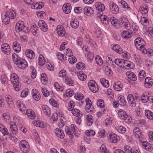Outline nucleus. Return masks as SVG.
<instances>
[{
	"label": "nucleus",
	"mask_w": 153,
	"mask_h": 153,
	"mask_svg": "<svg viewBox=\"0 0 153 153\" xmlns=\"http://www.w3.org/2000/svg\"><path fill=\"white\" fill-rule=\"evenodd\" d=\"M26 114L28 117L30 119H34L35 117V113L31 109H27L26 111Z\"/></svg>",
	"instance_id": "nucleus-25"
},
{
	"label": "nucleus",
	"mask_w": 153,
	"mask_h": 153,
	"mask_svg": "<svg viewBox=\"0 0 153 153\" xmlns=\"http://www.w3.org/2000/svg\"><path fill=\"white\" fill-rule=\"evenodd\" d=\"M20 148L23 153H26L29 151V145L25 140H22L20 143Z\"/></svg>",
	"instance_id": "nucleus-3"
},
{
	"label": "nucleus",
	"mask_w": 153,
	"mask_h": 153,
	"mask_svg": "<svg viewBox=\"0 0 153 153\" xmlns=\"http://www.w3.org/2000/svg\"><path fill=\"white\" fill-rule=\"evenodd\" d=\"M145 122L144 120H138L136 121V123L138 126H141L143 125Z\"/></svg>",
	"instance_id": "nucleus-64"
},
{
	"label": "nucleus",
	"mask_w": 153,
	"mask_h": 153,
	"mask_svg": "<svg viewBox=\"0 0 153 153\" xmlns=\"http://www.w3.org/2000/svg\"><path fill=\"white\" fill-rule=\"evenodd\" d=\"M118 99L120 101V102L121 103V105H122L124 106L126 105V102L125 100V98L124 96H119L118 98Z\"/></svg>",
	"instance_id": "nucleus-58"
},
{
	"label": "nucleus",
	"mask_w": 153,
	"mask_h": 153,
	"mask_svg": "<svg viewBox=\"0 0 153 153\" xmlns=\"http://www.w3.org/2000/svg\"><path fill=\"white\" fill-rule=\"evenodd\" d=\"M2 22L5 24H8L10 21L9 17L6 15V14L2 17Z\"/></svg>",
	"instance_id": "nucleus-55"
},
{
	"label": "nucleus",
	"mask_w": 153,
	"mask_h": 153,
	"mask_svg": "<svg viewBox=\"0 0 153 153\" xmlns=\"http://www.w3.org/2000/svg\"><path fill=\"white\" fill-rule=\"evenodd\" d=\"M140 22L143 26H147L149 24V21L148 19L145 17H143L140 19Z\"/></svg>",
	"instance_id": "nucleus-37"
},
{
	"label": "nucleus",
	"mask_w": 153,
	"mask_h": 153,
	"mask_svg": "<svg viewBox=\"0 0 153 153\" xmlns=\"http://www.w3.org/2000/svg\"><path fill=\"white\" fill-rule=\"evenodd\" d=\"M44 6V3L42 2H34L31 5L32 9H39L42 8Z\"/></svg>",
	"instance_id": "nucleus-15"
},
{
	"label": "nucleus",
	"mask_w": 153,
	"mask_h": 153,
	"mask_svg": "<svg viewBox=\"0 0 153 153\" xmlns=\"http://www.w3.org/2000/svg\"><path fill=\"white\" fill-rule=\"evenodd\" d=\"M134 43L135 45H141L140 47L144 46L146 44L143 39H135Z\"/></svg>",
	"instance_id": "nucleus-27"
},
{
	"label": "nucleus",
	"mask_w": 153,
	"mask_h": 153,
	"mask_svg": "<svg viewBox=\"0 0 153 153\" xmlns=\"http://www.w3.org/2000/svg\"><path fill=\"white\" fill-rule=\"evenodd\" d=\"M148 7L146 5H143L140 8V11H142L143 13L146 14L148 12Z\"/></svg>",
	"instance_id": "nucleus-56"
},
{
	"label": "nucleus",
	"mask_w": 153,
	"mask_h": 153,
	"mask_svg": "<svg viewBox=\"0 0 153 153\" xmlns=\"http://www.w3.org/2000/svg\"><path fill=\"white\" fill-rule=\"evenodd\" d=\"M110 22L111 24L114 27L118 26L119 24V21L118 19L114 17L110 18Z\"/></svg>",
	"instance_id": "nucleus-39"
},
{
	"label": "nucleus",
	"mask_w": 153,
	"mask_h": 153,
	"mask_svg": "<svg viewBox=\"0 0 153 153\" xmlns=\"http://www.w3.org/2000/svg\"><path fill=\"white\" fill-rule=\"evenodd\" d=\"M100 153H109L104 145H102L100 147L99 150Z\"/></svg>",
	"instance_id": "nucleus-57"
},
{
	"label": "nucleus",
	"mask_w": 153,
	"mask_h": 153,
	"mask_svg": "<svg viewBox=\"0 0 153 153\" xmlns=\"http://www.w3.org/2000/svg\"><path fill=\"white\" fill-rule=\"evenodd\" d=\"M32 32L33 35L37 36L39 35V33L37 30L36 25H33V27H31Z\"/></svg>",
	"instance_id": "nucleus-60"
},
{
	"label": "nucleus",
	"mask_w": 153,
	"mask_h": 153,
	"mask_svg": "<svg viewBox=\"0 0 153 153\" xmlns=\"http://www.w3.org/2000/svg\"><path fill=\"white\" fill-rule=\"evenodd\" d=\"M55 133L57 136L61 139L63 138L65 136L63 131L61 129L56 128Z\"/></svg>",
	"instance_id": "nucleus-17"
},
{
	"label": "nucleus",
	"mask_w": 153,
	"mask_h": 153,
	"mask_svg": "<svg viewBox=\"0 0 153 153\" xmlns=\"http://www.w3.org/2000/svg\"><path fill=\"white\" fill-rule=\"evenodd\" d=\"M38 25L40 29L43 32H46L48 30V27L45 22L42 20L39 21L38 23Z\"/></svg>",
	"instance_id": "nucleus-8"
},
{
	"label": "nucleus",
	"mask_w": 153,
	"mask_h": 153,
	"mask_svg": "<svg viewBox=\"0 0 153 153\" xmlns=\"http://www.w3.org/2000/svg\"><path fill=\"white\" fill-rule=\"evenodd\" d=\"M49 102L50 104L55 107H58L59 105L57 102L53 99H51L50 100Z\"/></svg>",
	"instance_id": "nucleus-59"
},
{
	"label": "nucleus",
	"mask_w": 153,
	"mask_h": 153,
	"mask_svg": "<svg viewBox=\"0 0 153 153\" xmlns=\"http://www.w3.org/2000/svg\"><path fill=\"white\" fill-rule=\"evenodd\" d=\"M1 81L2 83L4 85L7 84L8 83V80L7 76L5 75L1 76Z\"/></svg>",
	"instance_id": "nucleus-54"
},
{
	"label": "nucleus",
	"mask_w": 153,
	"mask_h": 153,
	"mask_svg": "<svg viewBox=\"0 0 153 153\" xmlns=\"http://www.w3.org/2000/svg\"><path fill=\"white\" fill-rule=\"evenodd\" d=\"M75 98L77 100H80L84 98V96L80 93H76L75 94Z\"/></svg>",
	"instance_id": "nucleus-50"
},
{
	"label": "nucleus",
	"mask_w": 153,
	"mask_h": 153,
	"mask_svg": "<svg viewBox=\"0 0 153 153\" xmlns=\"http://www.w3.org/2000/svg\"><path fill=\"white\" fill-rule=\"evenodd\" d=\"M65 81L66 84L68 85L71 86H73L74 85V81L70 77H66L65 79Z\"/></svg>",
	"instance_id": "nucleus-47"
},
{
	"label": "nucleus",
	"mask_w": 153,
	"mask_h": 153,
	"mask_svg": "<svg viewBox=\"0 0 153 153\" xmlns=\"http://www.w3.org/2000/svg\"><path fill=\"white\" fill-rule=\"evenodd\" d=\"M145 114L147 117L149 119L153 120V113L150 111H146Z\"/></svg>",
	"instance_id": "nucleus-40"
},
{
	"label": "nucleus",
	"mask_w": 153,
	"mask_h": 153,
	"mask_svg": "<svg viewBox=\"0 0 153 153\" xmlns=\"http://www.w3.org/2000/svg\"><path fill=\"white\" fill-rule=\"evenodd\" d=\"M126 74L128 78L130 80L133 81H135L137 79V77L134 74L131 72H127L126 73Z\"/></svg>",
	"instance_id": "nucleus-24"
},
{
	"label": "nucleus",
	"mask_w": 153,
	"mask_h": 153,
	"mask_svg": "<svg viewBox=\"0 0 153 153\" xmlns=\"http://www.w3.org/2000/svg\"><path fill=\"white\" fill-rule=\"evenodd\" d=\"M142 145L143 148L146 150L150 151L152 150V148L151 147L150 144L148 142L146 141L142 142Z\"/></svg>",
	"instance_id": "nucleus-32"
},
{
	"label": "nucleus",
	"mask_w": 153,
	"mask_h": 153,
	"mask_svg": "<svg viewBox=\"0 0 153 153\" xmlns=\"http://www.w3.org/2000/svg\"><path fill=\"white\" fill-rule=\"evenodd\" d=\"M133 35V33L128 31H124L121 34V36L123 38H130Z\"/></svg>",
	"instance_id": "nucleus-23"
},
{
	"label": "nucleus",
	"mask_w": 153,
	"mask_h": 153,
	"mask_svg": "<svg viewBox=\"0 0 153 153\" xmlns=\"http://www.w3.org/2000/svg\"><path fill=\"white\" fill-rule=\"evenodd\" d=\"M153 82L152 79L150 77H147L145 81L144 85L146 88H150L152 85Z\"/></svg>",
	"instance_id": "nucleus-21"
},
{
	"label": "nucleus",
	"mask_w": 153,
	"mask_h": 153,
	"mask_svg": "<svg viewBox=\"0 0 153 153\" xmlns=\"http://www.w3.org/2000/svg\"><path fill=\"white\" fill-rule=\"evenodd\" d=\"M120 20L123 25L126 29L128 30L130 28V25L128 20L124 17L122 18Z\"/></svg>",
	"instance_id": "nucleus-14"
},
{
	"label": "nucleus",
	"mask_w": 153,
	"mask_h": 153,
	"mask_svg": "<svg viewBox=\"0 0 153 153\" xmlns=\"http://www.w3.org/2000/svg\"><path fill=\"white\" fill-rule=\"evenodd\" d=\"M119 137L115 134H111L110 135V140L111 142L116 143L118 140Z\"/></svg>",
	"instance_id": "nucleus-30"
},
{
	"label": "nucleus",
	"mask_w": 153,
	"mask_h": 153,
	"mask_svg": "<svg viewBox=\"0 0 153 153\" xmlns=\"http://www.w3.org/2000/svg\"><path fill=\"white\" fill-rule=\"evenodd\" d=\"M5 97L8 104H10L13 103V100L10 96L9 95H6Z\"/></svg>",
	"instance_id": "nucleus-62"
},
{
	"label": "nucleus",
	"mask_w": 153,
	"mask_h": 153,
	"mask_svg": "<svg viewBox=\"0 0 153 153\" xmlns=\"http://www.w3.org/2000/svg\"><path fill=\"white\" fill-rule=\"evenodd\" d=\"M71 5L69 3H65L63 6V10L66 14L69 13L71 12Z\"/></svg>",
	"instance_id": "nucleus-11"
},
{
	"label": "nucleus",
	"mask_w": 153,
	"mask_h": 153,
	"mask_svg": "<svg viewBox=\"0 0 153 153\" xmlns=\"http://www.w3.org/2000/svg\"><path fill=\"white\" fill-rule=\"evenodd\" d=\"M71 112L74 116L76 117L80 116L82 114L81 112L78 109L76 108L74 109Z\"/></svg>",
	"instance_id": "nucleus-42"
},
{
	"label": "nucleus",
	"mask_w": 153,
	"mask_h": 153,
	"mask_svg": "<svg viewBox=\"0 0 153 153\" xmlns=\"http://www.w3.org/2000/svg\"><path fill=\"white\" fill-rule=\"evenodd\" d=\"M85 65L83 63L79 62L77 63L76 67L79 70H83L85 67Z\"/></svg>",
	"instance_id": "nucleus-61"
},
{
	"label": "nucleus",
	"mask_w": 153,
	"mask_h": 153,
	"mask_svg": "<svg viewBox=\"0 0 153 153\" xmlns=\"http://www.w3.org/2000/svg\"><path fill=\"white\" fill-rule=\"evenodd\" d=\"M12 57L14 63L16 64V61H19V60H21L20 57L18 56L16 53H13L12 55Z\"/></svg>",
	"instance_id": "nucleus-48"
},
{
	"label": "nucleus",
	"mask_w": 153,
	"mask_h": 153,
	"mask_svg": "<svg viewBox=\"0 0 153 153\" xmlns=\"http://www.w3.org/2000/svg\"><path fill=\"white\" fill-rule=\"evenodd\" d=\"M25 54L30 59H32L35 56V54L33 51L31 50H28L25 52Z\"/></svg>",
	"instance_id": "nucleus-33"
},
{
	"label": "nucleus",
	"mask_w": 153,
	"mask_h": 153,
	"mask_svg": "<svg viewBox=\"0 0 153 153\" xmlns=\"http://www.w3.org/2000/svg\"><path fill=\"white\" fill-rule=\"evenodd\" d=\"M17 105L20 111L22 112H25L26 110V108L24 105L21 102H17Z\"/></svg>",
	"instance_id": "nucleus-38"
},
{
	"label": "nucleus",
	"mask_w": 153,
	"mask_h": 153,
	"mask_svg": "<svg viewBox=\"0 0 153 153\" xmlns=\"http://www.w3.org/2000/svg\"><path fill=\"white\" fill-rule=\"evenodd\" d=\"M141 99L143 102H146L148 100L153 102V96L146 97L145 95L143 94L141 97Z\"/></svg>",
	"instance_id": "nucleus-26"
},
{
	"label": "nucleus",
	"mask_w": 153,
	"mask_h": 153,
	"mask_svg": "<svg viewBox=\"0 0 153 153\" xmlns=\"http://www.w3.org/2000/svg\"><path fill=\"white\" fill-rule=\"evenodd\" d=\"M118 117L123 119L125 117L126 115H127L125 111L121 109L118 111Z\"/></svg>",
	"instance_id": "nucleus-41"
},
{
	"label": "nucleus",
	"mask_w": 153,
	"mask_h": 153,
	"mask_svg": "<svg viewBox=\"0 0 153 153\" xmlns=\"http://www.w3.org/2000/svg\"><path fill=\"white\" fill-rule=\"evenodd\" d=\"M95 60L97 64L99 65H101L103 63V61L101 58L99 56H96Z\"/></svg>",
	"instance_id": "nucleus-63"
},
{
	"label": "nucleus",
	"mask_w": 153,
	"mask_h": 153,
	"mask_svg": "<svg viewBox=\"0 0 153 153\" xmlns=\"http://www.w3.org/2000/svg\"><path fill=\"white\" fill-rule=\"evenodd\" d=\"M2 51L6 54L8 55L10 53V47L7 43H4L1 46Z\"/></svg>",
	"instance_id": "nucleus-9"
},
{
	"label": "nucleus",
	"mask_w": 153,
	"mask_h": 153,
	"mask_svg": "<svg viewBox=\"0 0 153 153\" xmlns=\"http://www.w3.org/2000/svg\"><path fill=\"white\" fill-rule=\"evenodd\" d=\"M41 89L42 91L44 96L47 97L49 95V93L45 87H42Z\"/></svg>",
	"instance_id": "nucleus-53"
},
{
	"label": "nucleus",
	"mask_w": 153,
	"mask_h": 153,
	"mask_svg": "<svg viewBox=\"0 0 153 153\" xmlns=\"http://www.w3.org/2000/svg\"><path fill=\"white\" fill-rule=\"evenodd\" d=\"M16 64L18 68L21 69H24L27 66V62L25 60L22 59L19 61H16Z\"/></svg>",
	"instance_id": "nucleus-6"
},
{
	"label": "nucleus",
	"mask_w": 153,
	"mask_h": 153,
	"mask_svg": "<svg viewBox=\"0 0 153 153\" xmlns=\"http://www.w3.org/2000/svg\"><path fill=\"white\" fill-rule=\"evenodd\" d=\"M69 56L68 61L71 64H73L76 62V59L75 56L71 55H68Z\"/></svg>",
	"instance_id": "nucleus-46"
},
{
	"label": "nucleus",
	"mask_w": 153,
	"mask_h": 153,
	"mask_svg": "<svg viewBox=\"0 0 153 153\" xmlns=\"http://www.w3.org/2000/svg\"><path fill=\"white\" fill-rule=\"evenodd\" d=\"M124 62V60L121 59H117L115 60V63L119 67H122L123 66V63Z\"/></svg>",
	"instance_id": "nucleus-44"
},
{
	"label": "nucleus",
	"mask_w": 153,
	"mask_h": 153,
	"mask_svg": "<svg viewBox=\"0 0 153 153\" xmlns=\"http://www.w3.org/2000/svg\"><path fill=\"white\" fill-rule=\"evenodd\" d=\"M10 80L12 84H13L15 90L16 91H19L20 88V86L18 76L15 74H11L10 76Z\"/></svg>",
	"instance_id": "nucleus-1"
},
{
	"label": "nucleus",
	"mask_w": 153,
	"mask_h": 153,
	"mask_svg": "<svg viewBox=\"0 0 153 153\" xmlns=\"http://www.w3.org/2000/svg\"><path fill=\"white\" fill-rule=\"evenodd\" d=\"M112 49L119 53H121L123 52L122 48L118 45L117 44L114 45L112 47Z\"/></svg>",
	"instance_id": "nucleus-34"
},
{
	"label": "nucleus",
	"mask_w": 153,
	"mask_h": 153,
	"mask_svg": "<svg viewBox=\"0 0 153 153\" xmlns=\"http://www.w3.org/2000/svg\"><path fill=\"white\" fill-rule=\"evenodd\" d=\"M97 105L98 107L101 108H104L105 106L104 101L102 99L99 100L97 102Z\"/></svg>",
	"instance_id": "nucleus-52"
},
{
	"label": "nucleus",
	"mask_w": 153,
	"mask_h": 153,
	"mask_svg": "<svg viewBox=\"0 0 153 153\" xmlns=\"http://www.w3.org/2000/svg\"><path fill=\"white\" fill-rule=\"evenodd\" d=\"M133 63L127 60H125L123 63V66L122 68H123L126 69H129L132 68L133 67Z\"/></svg>",
	"instance_id": "nucleus-18"
},
{
	"label": "nucleus",
	"mask_w": 153,
	"mask_h": 153,
	"mask_svg": "<svg viewBox=\"0 0 153 153\" xmlns=\"http://www.w3.org/2000/svg\"><path fill=\"white\" fill-rule=\"evenodd\" d=\"M6 15L8 16L9 19H14L16 17V13L13 10L9 11L6 13Z\"/></svg>",
	"instance_id": "nucleus-35"
},
{
	"label": "nucleus",
	"mask_w": 153,
	"mask_h": 153,
	"mask_svg": "<svg viewBox=\"0 0 153 153\" xmlns=\"http://www.w3.org/2000/svg\"><path fill=\"white\" fill-rule=\"evenodd\" d=\"M88 86L90 89L93 93H95L98 91V86L94 80H91L88 83Z\"/></svg>",
	"instance_id": "nucleus-4"
},
{
	"label": "nucleus",
	"mask_w": 153,
	"mask_h": 153,
	"mask_svg": "<svg viewBox=\"0 0 153 153\" xmlns=\"http://www.w3.org/2000/svg\"><path fill=\"white\" fill-rule=\"evenodd\" d=\"M84 14L87 16H89L93 14V9L89 7H86L84 8Z\"/></svg>",
	"instance_id": "nucleus-16"
},
{
	"label": "nucleus",
	"mask_w": 153,
	"mask_h": 153,
	"mask_svg": "<svg viewBox=\"0 0 153 153\" xmlns=\"http://www.w3.org/2000/svg\"><path fill=\"white\" fill-rule=\"evenodd\" d=\"M133 134L135 137L138 138L140 141H142V139L144 138V136L141 134L139 128H135L133 130Z\"/></svg>",
	"instance_id": "nucleus-5"
},
{
	"label": "nucleus",
	"mask_w": 153,
	"mask_h": 153,
	"mask_svg": "<svg viewBox=\"0 0 153 153\" xmlns=\"http://www.w3.org/2000/svg\"><path fill=\"white\" fill-rule=\"evenodd\" d=\"M110 9L112 13L116 14L119 11L118 6L115 3H111L110 4Z\"/></svg>",
	"instance_id": "nucleus-10"
},
{
	"label": "nucleus",
	"mask_w": 153,
	"mask_h": 153,
	"mask_svg": "<svg viewBox=\"0 0 153 153\" xmlns=\"http://www.w3.org/2000/svg\"><path fill=\"white\" fill-rule=\"evenodd\" d=\"M70 24L72 28H76L79 26V22L77 19H72L70 22Z\"/></svg>",
	"instance_id": "nucleus-28"
},
{
	"label": "nucleus",
	"mask_w": 153,
	"mask_h": 153,
	"mask_svg": "<svg viewBox=\"0 0 153 153\" xmlns=\"http://www.w3.org/2000/svg\"><path fill=\"white\" fill-rule=\"evenodd\" d=\"M10 129L13 134H16L18 132L17 126L14 122H11L10 123Z\"/></svg>",
	"instance_id": "nucleus-12"
},
{
	"label": "nucleus",
	"mask_w": 153,
	"mask_h": 153,
	"mask_svg": "<svg viewBox=\"0 0 153 153\" xmlns=\"http://www.w3.org/2000/svg\"><path fill=\"white\" fill-rule=\"evenodd\" d=\"M13 47L14 50L16 53H19L21 51V48L20 44L19 43L16 41L13 42Z\"/></svg>",
	"instance_id": "nucleus-20"
},
{
	"label": "nucleus",
	"mask_w": 153,
	"mask_h": 153,
	"mask_svg": "<svg viewBox=\"0 0 153 153\" xmlns=\"http://www.w3.org/2000/svg\"><path fill=\"white\" fill-rule=\"evenodd\" d=\"M85 109L87 112H91L93 110V106L92 104H86Z\"/></svg>",
	"instance_id": "nucleus-51"
},
{
	"label": "nucleus",
	"mask_w": 153,
	"mask_h": 153,
	"mask_svg": "<svg viewBox=\"0 0 153 153\" xmlns=\"http://www.w3.org/2000/svg\"><path fill=\"white\" fill-rule=\"evenodd\" d=\"M45 59L42 55H40L39 56V63L40 65H43L45 63Z\"/></svg>",
	"instance_id": "nucleus-49"
},
{
	"label": "nucleus",
	"mask_w": 153,
	"mask_h": 153,
	"mask_svg": "<svg viewBox=\"0 0 153 153\" xmlns=\"http://www.w3.org/2000/svg\"><path fill=\"white\" fill-rule=\"evenodd\" d=\"M95 6L98 12H102L105 10V6L101 2H97L95 4Z\"/></svg>",
	"instance_id": "nucleus-19"
},
{
	"label": "nucleus",
	"mask_w": 153,
	"mask_h": 153,
	"mask_svg": "<svg viewBox=\"0 0 153 153\" xmlns=\"http://www.w3.org/2000/svg\"><path fill=\"white\" fill-rule=\"evenodd\" d=\"M99 14L98 12L97 13ZM98 17H99L102 23L105 25L108 24L109 21V18L108 17L105 15H103L102 14H97Z\"/></svg>",
	"instance_id": "nucleus-7"
},
{
	"label": "nucleus",
	"mask_w": 153,
	"mask_h": 153,
	"mask_svg": "<svg viewBox=\"0 0 153 153\" xmlns=\"http://www.w3.org/2000/svg\"><path fill=\"white\" fill-rule=\"evenodd\" d=\"M77 75L79 79L81 81H84L86 79V75L83 73L82 72H77Z\"/></svg>",
	"instance_id": "nucleus-31"
},
{
	"label": "nucleus",
	"mask_w": 153,
	"mask_h": 153,
	"mask_svg": "<svg viewBox=\"0 0 153 153\" xmlns=\"http://www.w3.org/2000/svg\"><path fill=\"white\" fill-rule=\"evenodd\" d=\"M100 82L104 87L108 88L109 86L108 81L104 78L101 79H100Z\"/></svg>",
	"instance_id": "nucleus-45"
},
{
	"label": "nucleus",
	"mask_w": 153,
	"mask_h": 153,
	"mask_svg": "<svg viewBox=\"0 0 153 153\" xmlns=\"http://www.w3.org/2000/svg\"><path fill=\"white\" fill-rule=\"evenodd\" d=\"M15 29L16 31L18 32H20L23 30H24L23 31L25 32L26 33L28 32L29 31L28 27H25L24 23L22 21H19L16 23Z\"/></svg>",
	"instance_id": "nucleus-2"
},
{
	"label": "nucleus",
	"mask_w": 153,
	"mask_h": 153,
	"mask_svg": "<svg viewBox=\"0 0 153 153\" xmlns=\"http://www.w3.org/2000/svg\"><path fill=\"white\" fill-rule=\"evenodd\" d=\"M32 94L33 98L36 101H39L41 96L39 92L36 89H33L32 91Z\"/></svg>",
	"instance_id": "nucleus-13"
},
{
	"label": "nucleus",
	"mask_w": 153,
	"mask_h": 153,
	"mask_svg": "<svg viewBox=\"0 0 153 153\" xmlns=\"http://www.w3.org/2000/svg\"><path fill=\"white\" fill-rule=\"evenodd\" d=\"M56 56L58 57V59L62 61H65L66 59V57L63 54L60 53H56Z\"/></svg>",
	"instance_id": "nucleus-43"
},
{
	"label": "nucleus",
	"mask_w": 153,
	"mask_h": 153,
	"mask_svg": "<svg viewBox=\"0 0 153 153\" xmlns=\"http://www.w3.org/2000/svg\"><path fill=\"white\" fill-rule=\"evenodd\" d=\"M42 109L44 113L48 117H50L51 115V110L50 108L47 105H43L42 107Z\"/></svg>",
	"instance_id": "nucleus-22"
},
{
	"label": "nucleus",
	"mask_w": 153,
	"mask_h": 153,
	"mask_svg": "<svg viewBox=\"0 0 153 153\" xmlns=\"http://www.w3.org/2000/svg\"><path fill=\"white\" fill-rule=\"evenodd\" d=\"M87 124L88 126H91L93 122V118L91 115H88L87 117Z\"/></svg>",
	"instance_id": "nucleus-36"
},
{
	"label": "nucleus",
	"mask_w": 153,
	"mask_h": 153,
	"mask_svg": "<svg viewBox=\"0 0 153 153\" xmlns=\"http://www.w3.org/2000/svg\"><path fill=\"white\" fill-rule=\"evenodd\" d=\"M113 87L115 90L120 91L121 90L123 86L120 82H117L114 84Z\"/></svg>",
	"instance_id": "nucleus-29"
}]
</instances>
